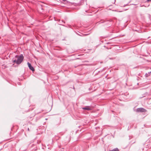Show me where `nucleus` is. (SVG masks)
Wrapping results in <instances>:
<instances>
[{
    "label": "nucleus",
    "mask_w": 151,
    "mask_h": 151,
    "mask_svg": "<svg viewBox=\"0 0 151 151\" xmlns=\"http://www.w3.org/2000/svg\"><path fill=\"white\" fill-rule=\"evenodd\" d=\"M24 58L22 54H21L19 56L16 55L15 57L13 58L12 62L13 63L19 64L22 61Z\"/></svg>",
    "instance_id": "obj_1"
},
{
    "label": "nucleus",
    "mask_w": 151,
    "mask_h": 151,
    "mask_svg": "<svg viewBox=\"0 0 151 151\" xmlns=\"http://www.w3.org/2000/svg\"><path fill=\"white\" fill-rule=\"evenodd\" d=\"M137 111L138 112H145L146 110L144 108H141L137 109Z\"/></svg>",
    "instance_id": "obj_2"
},
{
    "label": "nucleus",
    "mask_w": 151,
    "mask_h": 151,
    "mask_svg": "<svg viewBox=\"0 0 151 151\" xmlns=\"http://www.w3.org/2000/svg\"><path fill=\"white\" fill-rule=\"evenodd\" d=\"M27 64L29 69L32 70L33 72L34 71H35V69L31 65V64L29 62H28Z\"/></svg>",
    "instance_id": "obj_3"
},
{
    "label": "nucleus",
    "mask_w": 151,
    "mask_h": 151,
    "mask_svg": "<svg viewBox=\"0 0 151 151\" xmlns=\"http://www.w3.org/2000/svg\"><path fill=\"white\" fill-rule=\"evenodd\" d=\"M82 109L83 110H90L92 109L91 107L90 106H87L85 107L82 108Z\"/></svg>",
    "instance_id": "obj_4"
},
{
    "label": "nucleus",
    "mask_w": 151,
    "mask_h": 151,
    "mask_svg": "<svg viewBox=\"0 0 151 151\" xmlns=\"http://www.w3.org/2000/svg\"><path fill=\"white\" fill-rule=\"evenodd\" d=\"M110 151H119V150L118 149L116 148L113 149L112 150H110Z\"/></svg>",
    "instance_id": "obj_5"
},
{
    "label": "nucleus",
    "mask_w": 151,
    "mask_h": 151,
    "mask_svg": "<svg viewBox=\"0 0 151 151\" xmlns=\"http://www.w3.org/2000/svg\"><path fill=\"white\" fill-rule=\"evenodd\" d=\"M147 2H149V1H151V0H147Z\"/></svg>",
    "instance_id": "obj_6"
},
{
    "label": "nucleus",
    "mask_w": 151,
    "mask_h": 151,
    "mask_svg": "<svg viewBox=\"0 0 151 151\" xmlns=\"http://www.w3.org/2000/svg\"><path fill=\"white\" fill-rule=\"evenodd\" d=\"M135 141L134 142H133V143H135Z\"/></svg>",
    "instance_id": "obj_7"
},
{
    "label": "nucleus",
    "mask_w": 151,
    "mask_h": 151,
    "mask_svg": "<svg viewBox=\"0 0 151 151\" xmlns=\"http://www.w3.org/2000/svg\"><path fill=\"white\" fill-rule=\"evenodd\" d=\"M28 130H29V128H28Z\"/></svg>",
    "instance_id": "obj_8"
},
{
    "label": "nucleus",
    "mask_w": 151,
    "mask_h": 151,
    "mask_svg": "<svg viewBox=\"0 0 151 151\" xmlns=\"http://www.w3.org/2000/svg\"><path fill=\"white\" fill-rule=\"evenodd\" d=\"M63 0V1H65V0Z\"/></svg>",
    "instance_id": "obj_9"
}]
</instances>
